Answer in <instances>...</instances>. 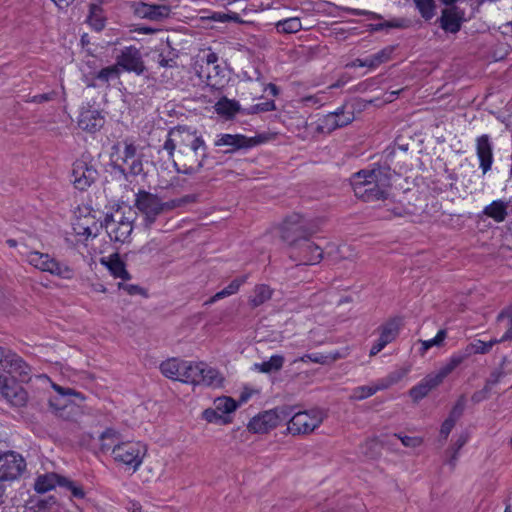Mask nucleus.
<instances>
[{
	"label": "nucleus",
	"mask_w": 512,
	"mask_h": 512,
	"mask_svg": "<svg viewBox=\"0 0 512 512\" xmlns=\"http://www.w3.org/2000/svg\"><path fill=\"white\" fill-rule=\"evenodd\" d=\"M265 135L247 137L242 134H220L214 142L215 146H226L225 154H232L240 150H248L266 142Z\"/></svg>",
	"instance_id": "obj_9"
},
{
	"label": "nucleus",
	"mask_w": 512,
	"mask_h": 512,
	"mask_svg": "<svg viewBox=\"0 0 512 512\" xmlns=\"http://www.w3.org/2000/svg\"><path fill=\"white\" fill-rule=\"evenodd\" d=\"M214 108L218 115H221L226 119L232 118L236 113L241 111L239 102L236 100H230L227 97L220 98Z\"/></svg>",
	"instance_id": "obj_30"
},
{
	"label": "nucleus",
	"mask_w": 512,
	"mask_h": 512,
	"mask_svg": "<svg viewBox=\"0 0 512 512\" xmlns=\"http://www.w3.org/2000/svg\"><path fill=\"white\" fill-rule=\"evenodd\" d=\"M497 322L499 325L505 324L506 332L501 338L492 339L487 342L488 344H491V348L497 343L512 340V304L498 314Z\"/></svg>",
	"instance_id": "obj_24"
},
{
	"label": "nucleus",
	"mask_w": 512,
	"mask_h": 512,
	"mask_svg": "<svg viewBox=\"0 0 512 512\" xmlns=\"http://www.w3.org/2000/svg\"><path fill=\"white\" fill-rule=\"evenodd\" d=\"M28 261L35 268L63 279H71L74 276V271L71 267L60 263L47 253L32 251L28 254Z\"/></svg>",
	"instance_id": "obj_8"
},
{
	"label": "nucleus",
	"mask_w": 512,
	"mask_h": 512,
	"mask_svg": "<svg viewBox=\"0 0 512 512\" xmlns=\"http://www.w3.org/2000/svg\"><path fill=\"white\" fill-rule=\"evenodd\" d=\"M94 72L98 84L97 88L109 87L111 80L119 79L120 77V70L114 65L101 68L100 70L94 69Z\"/></svg>",
	"instance_id": "obj_33"
},
{
	"label": "nucleus",
	"mask_w": 512,
	"mask_h": 512,
	"mask_svg": "<svg viewBox=\"0 0 512 512\" xmlns=\"http://www.w3.org/2000/svg\"><path fill=\"white\" fill-rule=\"evenodd\" d=\"M467 441L468 435L466 433H462L459 435L458 439L455 441L452 447L448 450V452H451V455L447 462L451 467H455L458 460V452L467 443Z\"/></svg>",
	"instance_id": "obj_49"
},
{
	"label": "nucleus",
	"mask_w": 512,
	"mask_h": 512,
	"mask_svg": "<svg viewBox=\"0 0 512 512\" xmlns=\"http://www.w3.org/2000/svg\"><path fill=\"white\" fill-rule=\"evenodd\" d=\"M284 364V357L281 355H273L269 360L259 364H255V368L263 373H271L279 371Z\"/></svg>",
	"instance_id": "obj_40"
},
{
	"label": "nucleus",
	"mask_w": 512,
	"mask_h": 512,
	"mask_svg": "<svg viewBox=\"0 0 512 512\" xmlns=\"http://www.w3.org/2000/svg\"><path fill=\"white\" fill-rule=\"evenodd\" d=\"M146 454V447L140 442H121L114 445L111 455L116 462L122 463L133 471H136L142 464Z\"/></svg>",
	"instance_id": "obj_7"
},
{
	"label": "nucleus",
	"mask_w": 512,
	"mask_h": 512,
	"mask_svg": "<svg viewBox=\"0 0 512 512\" xmlns=\"http://www.w3.org/2000/svg\"><path fill=\"white\" fill-rule=\"evenodd\" d=\"M200 68L199 76L206 77L207 84L210 86L220 85L225 77V70L218 63L206 70H204V65H201Z\"/></svg>",
	"instance_id": "obj_34"
},
{
	"label": "nucleus",
	"mask_w": 512,
	"mask_h": 512,
	"mask_svg": "<svg viewBox=\"0 0 512 512\" xmlns=\"http://www.w3.org/2000/svg\"><path fill=\"white\" fill-rule=\"evenodd\" d=\"M53 387L60 394L61 397L50 398L49 399V406L54 411L59 413L60 416L62 415L61 411L67 407V401L64 399L65 396L73 395V396L80 397V398L84 399V397H82L80 392H77V391H75L73 389L63 388V387H61L59 385H56V384H54Z\"/></svg>",
	"instance_id": "obj_26"
},
{
	"label": "nucleus",
	"mask_w": 512,
	"mask_h": 512,
	"mask_svg": "<svg viewBox=\"0 0 512 512\" xmlns=\"http://www.w3.org/2000/svg\"><path fill=\"white\" fill-rule=\"evenodd\" d=\"M63 475L55 472H48L37 476L34 483V489L37 493H46L56 487H61Z\"/></svg>",
	"instance_id": "obj_21"
},
{
	"label": "nucleus",
	"mask_w": 512,
	"mask_h": 512,
	"mask_svg": "<svg viewBox=\"0 0 512 512\" xmlns=\"http://www.w3.org/2000/svg\"><path fill=\"white\" fill-rule=\"evenodd\" d=\"M202 417L209 423L228 424L231 422L228 416L221 414L216 408L205 409L202 413Z\"/></svg>",
	"instance_id": "obj_48"
},
{
	"label": "nucleus",
	"mask_w": 512,
	"mask_h": 512,
	"mask_svg": "<svg viewBox=\"0 0 512 512\" xmlns=\"http://www.w3.org/2000/svg\"><path fill=\"white\" fill-rule=\"evenodd\" d=\"M248 275H243L241 277H237L230 282V284L217 292L214 296H212L205 304H213L216 301L236 294L240 287L247 281Z\"/></svg>",
	"instance_id": "obj_31"
},
{
	"label": "nucleus",
	"mask_w": 512,
	"mask_h": 512,
	"mask_svg": "<svg viewBox=\"0 0 512 512\" xmlns=\"http://www.w3.org/2000/svg\"><path fill=\"white\" fill-rule=\"evenodd\" d=\"M124 214H130V216L137 215L136 211L130 205L122 203L118 205L113 212L106 214L103 224H133V219L131 217H124Z\"/></svg>",
	"instance_id": "obj_20"
},
{
	"label": "nucleus",
	"mask_w": 512,
	"mask_h": 512,
	"mask_svg": "<svg viewBox=\"0 0 512 512\" xmlns=\"http://www.w3.org/2000/svg\"><path fill=\"white\" fill-rule=\"evenodd\" d=\"M476 156L482 174H487L494 163V144L488 134L480 135L475 140Z\"/></svg>",
	"instance_id": "obj_14"
},
{
	"label": "nucleus",
	"mask_w": 512,
	"mask_h": 512,
	"mask_svg": "<svg viewBox=\"0 0 512 512\" xmlns=\"http://www.w3.org/2000/svg\"><path fill=\"white\" fill-rule=\"evenodd\" d=\"M438 386L439 384L429 373L417 385L413 386L409 390V395L415 402H418L426 397L431 390Z\"/></svg>",
	"instance_id": "obj_22"
},
{
	"label": "nucleus",
	"mask_w": 512,
	"mask_h": 512,
	"mask_svg": "<svg viewBox=\"0 0 512 512\" xmlns=\"http://www.w3.org/2000/svg\"><path fill=\"white\" fill-rule=\"evenodd\" d=\"M354 195L367 203L384 201L390 195L392 171L388 165H378L372 169H362L350 178Z\"/></svg>",
	"instance_id": "obj_1"
},
{
	"label": "nucleus",
	"mask_w": 512,
	"mask_h": 512,
	"mask_svg": "<svg viewBox=\"0 0 512 512\" xmlns=\"http://www.w3.org/2000/svg\"><path fill=\"white\" fill-rule=\"evenodd\" d=\"M194 200L193 196H184L179 199L162 202L157 195L145 190H139L135 198V206L149 222H154L156 217L164 211L181 207Z\"/></svg>",
	"instance_id": "obj_3"
},
{
	"label": "nucleus",
	"mask_w": 512,
	"mask_h": 512,
	"mask_svg": "<svg viewBox=\"0 0 512 512\" xmlns=\"http://www.w3.org/2000/svg\"><path fill=\"white\" fill-rule=\"evenodd\" d=\"M67 234V237H66V240L73 244V245H76L78 243H83V236H82V233H81V230L78 228V226H71V232H66Z\"/></svg>",
	"instance_id": "obj_58"
},
{
	"label": "nucleus",
	"mask_w": 512,
	"mask_h": 512,
	"mask_svg": "<svg viewBox=\"0 0 512 512\" xmlns=\"http://www.w3.org/2000/svg\"><path fill=\"white\" fill-rule=\"evenodd\" d=\"M276 28L278 32L291 34L301 30L302 25L299 18L293 17L277 22Z\"/></svg>",
	"instance_id": "obj_45"
},
{
	"label": "nucleus",
	"mask_w": 512,
	"mask_h": 512,
	"mask_svg": "<svg viewBox=\"0 0 512 512\" xmlns=\"http://www.w3.org/2000/svg\"><path fill=\"white\" fill-rule=\"evenodd\" d=\"M377 391L378 387L375 386H358L353 389L351 398L354 400H363L374 395Z\"/></svg>",
	"instance_id": "obj_50"
},
{
	"label": "nucleus",
	"mask_w": 512,
	"mask_h": 512,
	"mask_svg": "<svg viewBox=\"0 0 512 512\" xmlns=\"http://www.w3.org/2000/svg\"><path fill=\"white\" fill-rule=\"evenodd\" d=\"M123 163H128L130 159L136 158V146L132 142L124 141Z\"/></svg>",
	"instance_id": "obj_59"
},
{
	"label": "nucleus",
	"mask_w": 512,
	"mask_h": 512,
	"mask_svg": "<svg viewBox=\"0 0 512 512\" xmlns=\"http://www.w3.org/2000/svg\"><path fill=\"white\" fill-rule=\"evenodd\" d=\"M105 123V118L98 109L92 106L83 107L81 109L78 126L89 133L99 131Z\"/></svg>",
	"instance_id": "obj_17"
},
{
	"label": "nucleus",
	"mask_w": 512,
	"mask_h": 512,
	"mask_svg": "<svg viewBox=\"0 0 512 512\" xmlns=\"http://www.w3.org/2000/svg\"><path fill=\"white\" fill-rule=\"evenodd\" d=\"M100 263L109 270L114 278H117L126 267L124 261L121 260L119 254L117 253L111 255L108 259L104 257L101 258Z\"/></svg>",
	"instance_id": "obj_37"
},
{
	"label": "nucleus",
	"mask_w": 512,
	"mask_h": 512,
	"mask_svg": "<svg viewBox=\"0 0 512 512\" xmlns=\"http://www.w3.org/2000/svg\"><path fill=\"white\" fill-rule=\"evenodd\" d=\"M393 437L399 439L405 447L415 448L422 443V439L419 437L402 436L401 434H394Z\"/></svg>",
	"instance_id": "obj_56"
},
{
	"label": "nucleus",
	"mask_w": 512,
	"mask_h": 512,
	"mask_svg": "<svg viewBox=\"0 0 512 512\" xmlns=\"http://www.w3.org/2000/svg\"><path fill=\"white\" fill-rule=\"evenodd\" d=\"M346 11L354 16H368L371 19H382V16L380 14H377L375 12H371L368 10H361V9H355V8H346Z\"/></svg>",
	"instance_id": "obj_61"
},
{
	"label": "nucleus",
	"mask_w": 512,
	"mask_h": 512,
	"mask_svg": "<svg viewBox=\"0 0 512 512\" xmlns=\"http://www.w3.org/2000/svg\"><path fill=\"white\" fill-rule=\"evenodd\" d=\"M0 370L7 372L14 377L17 376L21 381H27L30 378L32 368L22 357L10 349L0 346Z\"/></svg>",
	"instance_id": "obj_10"
},
{
	"label": "nucleus",
	"mask_w": 512,
	"mask_h": 512,
	"mask_svg": "<svg viewBox=\"0 0 512 512\" xmlns=\"http://www.w3.org/2000/svg\"><path fill=\"white\" fill-rule=\"evenodd\" d=\"M1 396L14 407H23L28 401V393L21 384L13 378L3 377L0 382Z\"/></svg>",
	"instance_id": "obj_13"
},
{
	"label": "nucleus",
	"mask_w": 512,
	"mask_h": 512,
	"mask_svg": "<svg viewBox=\"0 0 512 512\" xmlns=\"http://www.w3.org/2000/svg\"><path fill=\"white\" fill-rule=\"evenodd\" d=\"M304 254V263L313 265L317 264L323 258V252L321 248L314 243L310 242L308 238H303V244L300 247Z\"/></svg>",
	"instance_id": "obj_29"
},
{
	"label": "nucleus",
	"mask_w": 512,
	"mask_h": 512,
	"mask_svg": "<svg viewBox=\"0 0 512 512\" xmlns=\"http://www.w3.org/2000/svg\"><path fill=\"white\" fill-rule=\"evenodd\" d=\"M183 361L184 360H178L175 358L168 359L161 363L160 371L165 377L180 381L183 370Z\"/></svg>",
	"instance_id": "obj_32"
},
{
	"label": "nucleus",
	"mask_w": 512,
	"mask_h": 512,
	"mask_svg": "<svg viewBox=\"0 0 512 512\" xmlns=\"http://www.w3.org/2000/svg\"><path fill=\"white\" fill-rule=\"evenodd\" d=\"M465 407H466V397H465V395H461L457 399L454 406L452 407L448 418L457 422V420H459L461 418V416L463 415Z\"/></svg>",
	"instance_id": "obj_51"
},
{
	"label": "nucleus",
	"mask_w": 512,
	"mask_h": 512,
	"mask_svg": "<svg viewBox=\"0 0 512 512\" xmlns=\"http://www.w3.org/2000/svg\"><path fill=\"white\" fill-rule=\"evenodd\" d=\"M26 470L24 457L15 451H0V506L5 503V482L18 479Z\"/></svg>",
	"instance_id": "obj_4"
},
{
	"label": "nucleus",
	"mask_w": 512,
	"mask_h": 512,
	"mask_svg": "<svg viewBox=\"0 0 512 512\" xmlns=\"http://www.w3.org/2000/svg\"><path fill=\"white\" fill-rule=\"evenodd\" d=\"M338 118H339V113H329L325 116L324 118V124H325V127L328 129V130H335L337 128H340L339 127V124H338Z\"/></svg>",
	"instance_id": "obj_60"
},
{
	"label": "nucleus",
	"mask_w": 512,
	"mask_h": 512,
	"mask_svg": "<svg viewBox=\"0 0 512 512\" xmlns=\"http://www.w3.org/2000/svg\"><path fill=\"white\" fill-rule=\"evenodd\" d=\"M170 12V7L163 4H148L144 2L134 4L135 15L151 21H162L169 17Z\"/></svg>",
	"instance_id": "obj_18"
},
{
	"label": "nucleus",
	"mask_w": 512,
	"mask_h": 512,
	"mask_svg": "<svg viewBox=\"0 0 512 512\" xmlns=\"http://www.w3.org/2000/svg\"><path fill=\"white\" fill-rule=\"evenodd\" d=\"M183 370L180 381L184 383H190L193 385H199V376L203 373L201 369V362L193 363L190 361H183Z\"/></svg>",
	"instance_id": "obj_28"
},
{
	"label": "nucleus",
	"mask_w": 512,
	"mask_h": 512,
	"mask_svg": "<svg viewBox=\"0 0 512 512\" xmlns=\"http://www.w3.org/2000/svg\"><path fill=\"white\" fill-rule=\"evenodd\" d=\"M176 156L173 159V165L178 173L192 175L200 171L204 166V160L207 157L200 156L191 152L183 146H177Z\"/></svg>",
	"instance_id": "obj_11"
},
{
	"label": "nucleus",
	"mask_w": 512,
	"mask_h": 512,
	"mask_svg": "<svg viewBox=\"0 0 512 512\" xmlns=\"http://www.w3.org/2000/svg\"><path fill=\"white\" fill-rule=\"evenodd\" d=\"M438 23L446 33L456 34L465 21V12L458 6L447 7L442 10Z\"/></svg>",
	"instance_id": "obj_16"
},
{
	"label": "nucleus",
	"mask_w": 512,
	"mask_h": 512,
	"mask_svg": "<svg viewBox=\"0 0 512 512\" xmlns=\"http://www.w3.org/2000/svg\"><path fill=\"white\" fill-rule=\"evenodd\" d=\"M100 442L102 452L112 451L114 445L121 443L120 434L116 430L108 428L100 435Z\"/></svg>",
	"instance_id": "obj_38"
},
{
	"label": "nucleus",
	"mask_w": 512,
	"mask_h": 512,
	"mask_svg": "<svg viewBox=\"0 0 512 512\" xmlns=\"http://www.w3.org/2000/svg\"><path fill=\"white\" fill-rule=\"evenodd\" d=\"M393 51H394L393 46H387V47L381 49L380 51H378L377 53L366 57L368 63H371L369 65V68H376L380 64L385 63L388 60H390Z\"/></svg>",
	"instance_id": "obj_43"
},
{
	"label": "nucleus",
	"mask_w": 512,
	"mask_h": 512,
	"mask_svg": "<svg viewBox=\"0 0 512 512\" xmlns=\"http://www.w3.org/2000/svg\"><path fill=\"white\" fill-rule=\"evenodd\" d=\"M60 488L70 492L71 498L81 500L85 497L83 486L65 476L62 479Z\"/></svg>",
	"instance_id": "obj_42"
},
{
	"label": "nucleus",
	"mask_w": 512,
	"mask_h": 512,
	"mask_svg": "<svg viewBox=\"0 0 512 512\" xmlns=\"http://www.w3.org/2000/svg\"><path fill=\"white\" fill-rule=\"evenodd\" d=\"M215 408L223 415L230 414L235 411L238 404L231 397H218L215 401Z\"/></svg>",
	"instance_id": "obj_47"
},
{
	"label": "nucleus",
	"mask_w": 512,
	"mask_h": 512,
	"mask_svg": "<svg viewBox=\"0 0 512 512\" xmlns=\"http://www.w3.org/2000/svg\"><path fill=\"white\" fill-rule=\"evenodd\" d=\"M334 113H339V118H338L337 122H338L340 128L348 125L353 120V114L352 113L345 114L343 107L338 108Z\"/></svg>",
	"instance_id": "obj_62"
},
{
	"label": "nucleus",
	"mask_w": 512,
	"mask_h": 512,
	"mask_svg": "<svg viewBox=\"0 0 512 512\" xmlns=\"http://www.w3.org/2000/svg\"><path fill=\"white\" fill-rule=\"evenodd\" d=\"M114 66H117L119 70L121 68L127 72H134L137 75H142L146 71L141 52L135 46H128L122 49L116 56Z\"/></svg>",
	"instance_id": "obj_12"
},
{
	"label": "nucleus",
	"mask_w": 512,
	"mask_h": 512,
	"mask_svg": "<svg viewBox=\"0 0 512 512\" xmlns=\"http://www.w3.org/2000/svg\"><path fill=\"white\" fill-rule=\"evenodd\" d=\"M461 351L454 353L438 371L430 373L434 380L440 385L461 363L465 361Z\"/></svg>",
	"instance_id": "obj_19"
},
{
	"label": "nucleus",
	"mask_w": 512,
	"mask_h": 512,
	"mask_svg": "<svg viewBox=\"0 0 512 512\" xmlns=\"http://www.w3.org/2000/svg\"><path fill=\"white\" fill-rule=\"evenodd\" d=\"M200 370H203V373L199 376V385L213 388L222 386L224 378L215 368L209 367L207 364L201 362Z\"/></svg>",
	"instance_id": "obj_25"
},
{
	"label": "nucleus",
	"mask_w": 512,
	"mask_h": 512,
	"mask_svg": "<svg viewBox=\"0 0 512 512\" xmlns=\"http://www.w3.org/2000/svg\"><path fill=\"white\" fill-rule=\"evenodd\" d=\"M273 290L266 284H258L254 287L249 297V305L251 308H257L271 299Z\"/></svg>",
	"instance_id": "obj_27"
},
{
	"label": "nucleus",
	"mask_w": 512,
	"mask_h": 512,
	"mask_svg": "<svg viewBox=\"0 0 512 512\" xmlns=\"http://www.w3.org/2000/svg\"><path fill=\"white\" fill-rule=\"evenodd\" d=\"M97 176L98 172L92 165L82 160L74 162L71 181L76 189L80 191L86 190L96 180Z\"/></svg>",
	"instance_id": "obj_15"
},
{
	"label": "nucleus",
	"mask_w": 512,
	"mask_h": 512,
	"mask_svg": "<svg viewBox=\"0 0 512 512\" xmlns=\"http://www.w3.org/2000/svg\"><path fill=\"white\" fill-rule=\"evenodd\" d=\"M282 240L290 246L301 247L303 238H308L301 226H280Z\"/></svg>",
	"instance_id": "obj_23"
},
{
	"label": "nucleus",
	"mask_w": 512,
	"mask_h": 512,
	"mask_svg": "<svg viewBox=\"0 0 512 512\" xmlns=\"http://www.w3.org/2000/svg\"><path fill=\"white\" fill-rule=\"evenodd\" d=\"M88 22L96 31H101L105 27V17L103 16L102 8L99 5H90Z\"/></svg>",
	"instance_id": "obj_39"
},
{
	"label": "nucleus",
	"mask_w": 512,
	"mask_h": 512,
	"mask_svg": "<svg viewBox=\"0 0 512 512\" xmlns=\"http://www.w3.org/2000/svg\"><path fill=\"white\" fill-rule=\"evenodd\" d=\"M177 146H183L195 154L207 157L208 148L202 136L191 127L178 125L169 130L163 149L167 151L170 158L174 157Z\"/></svg>",
	"instance_id": "obj_2"
},
{
	"label": "nucleus",
	"mask_w": 512,
	"mask_h": 512,
	"mask_svg": "<svg viewBox=\"0 0 512 512\" xmlns=\"http://www.w3.org/2000/svg\"><path fill=\"white\" fill-rule=\"evenodd\" d=\"M170 54H172V56H164L162 53L159 54L157 61L159 66L164 68H174L177 66V56L172 52H170Z\"/></svg>",
	"instance_id": "obj_57"
},
{
	"label": "nucleus",
	"mask_w": 512,
	"mask_h": 512,
	"mask_svg": "<svg viewBox=\"0 0 512 512\" xmlns=\"http://www.w3.org/2000/svg\"><path fill=\"white\" fill-rule=\"evenodd\" d=\"M276 109L275 102L273 100H266L264 102L252 105L247 114H257L261 112H269Z\"/></svg>",
	"instance_id": "obj_53"
},
{
	"label": "nucleus",
	"mask_w": 512,
	"mask_h": 512,
	"mask_svg": "<svg viewBox=\"0 0 512 512\" xmlns=\"http://www.w3.org/2000/svg\"><path fill=\"white\" fill-rule=\"evenodd\" d=\"M491 350V344H488L482 340H475L468 344L463 350H461L465 359H468L473 354H486Z\"/></svg>",
	"instance_id": "obj_41"
},
{
	"label": "nucleus",
	"mask_w": 512,
	"mask_h": 512,
	"mask_svg": "<svg viewBox=\"0 0 512 512\" xmlns=\"http://www.w3.org/2000/svg\"><path fill=\"white\" fill-rule=\"evenodd\" d=\"M483 214L492 218L496 222H502L507 215V204L501 200L493 201L485 207Z\"/></svg>",
	"instance_id": "obj_35"
},
{
	"label": "nucleus",
	"mask_w": 512,
	"mask_h": 512,
	"mask_svg": "<svg viewBox=\"0 0 512 512\" xmlns=\"http://www.w3.org/2000/svg\"><path fill=\"white\" fill-rule=\"evenodd\" d=\"M447 336V332L445 329H441L438 331L436 336L429 340H419L421 347L419 349L420 355H425V353L432 347H440L443 345V342Z\"/></svg>",
	"instance_id": "obj_44"
},
{
	"label": "nucleus",
	"mask_w": 512,
	"mask_h": 512,
	"mask_svg": "<svg viewBox=\"0 0 512 512\" xmlns=\"http://www.w3.org/2000/svg\"><path fill=\"white\" fill-rule=\"evenodd\" d=\"M324 413L320 409L293 412L288 417L287 430L292 435L308 434L313 432L323 422Z\"/></svg>",
	"instance_id": "obj_5"
},
{
	"label": "nucleus",
	"mask_w": 512,
	"mask_h": 512,
	"mask_svg": "<svg viewBox=\"0 0 512 512\" xmlns=\"http://www.w3.org/2000/svg\"><path fill=\"white\" fill-rule=\"evenodd\" d=\"M218 55L209 50V52L202 57V62L205 63L204 70L210 68L212 65H215L218 63Z\"/></svg>",
	"instance_id": "obj_64"
},
{
	"label": "nucleus",
	"mask_w": 512,
	"mask_h": 512,
	"mask_svg": "<svg viewBox=\"0 0 512 512\" xmlns=\"http://www.w3.org/2000/svg\"><path fill=\"white\" fill-rule=\"evenodd\" d=\"M292 412V406H280L272 410L265 411L250 420L248 429L253 433H267L271 429L277 427L282 421H287Z\"/></svg>",
	"instance_id": "obj_6"
},
{
	"label": "nucleus",
	"mask_w": 512,
	"mask_h": 512,
	"mask_svg": "<svg viewBox=\"0 0 512 512\" xmlns=\"http://www.w3.org/2000/svg\"><path fill=\"white\" fill-rule=\"evenodd\" d=\"M415 6L425 20H430L435 14L434 0H414Z\"/></svg>",
	"instance_id": "obj_46"
},
{
	"label": "nucleus",
	"mask_w": 512,
	"mask_h": 512,
	"mask_svg": "<svg viewBox=\"0 0 512 512\" xmlns=\"http://www.w3.org/2000/svg\"><path fill=\"white\" fill-rule=\"evenodd\" d=\"M455 423H456V421H454L450 418H447L441 425V429H440L441 437H443L444 439H447V437L449 436L453 427L455 426Z\"/></svg>",
	"instance_id": "obj_63"
},
{
	"label": "nucleus",
	"mask_w": 512,
	"mask_h": 512,
	"mask_svg": "<svg viewBox=\"0 0 512 512\" xmlns=\"http://www.w3.org/2000/svg\"><path fill=\"white\" fill-rule=\"evenodd\" d=\"M128 168V173L131 176H138L143 173V163L138 157L130 159L128 163H125Z\"/></svg>",
	"instance_id": "obj_54"
},
{
	"label": "nucleus",
	"mask_w": 512,
	"mask_h": 512,
	"mask_svg": "<svg viewBox=\"0 0 512 512\" xmlns=\"http://www.w3.org/2000/svg\"><path fill=\"white\" fill-rule=\"evenodd\" d=\"M113 229L108 231L110 236L114 234V240L119 242H124L126 237L132 232L133 226H112Z\"/></svg>",
	"instance_id": "obj_52"
},
{
	"label": "nucleus",
	"mask_w": 512,
	"mask_h": 512,
	"mask_svg": "<svg viewBox=\"0 0 512 512\" xmlns=\"http://www.w3.org/2000/svg\"><path fill=\"white\" fill-rule=\"evenodd\" d=\"M118 288L126 291L129 295H143L147 296L146 290L135 284L118 283Z\"/></svg>",
	"instance_id": "obj_55"
},
{
	"label": "nucleus",
	"mask_w": 512,
	"mask_h": 512,
	"mask_svg": "<svg viewBox=\"0 0 512 512\" xmlns=\"http://www.w3.org/2000/svg\"><path fill=\"white\" fill-rule=\"evenodd\" d=\"M380 336L379 339L382 340L383 343L389 344L399 334V324L395 319L389 320L382 326H380Z\"/></svg>",
	"instance_id": "obj_36"
}]
</instances>
